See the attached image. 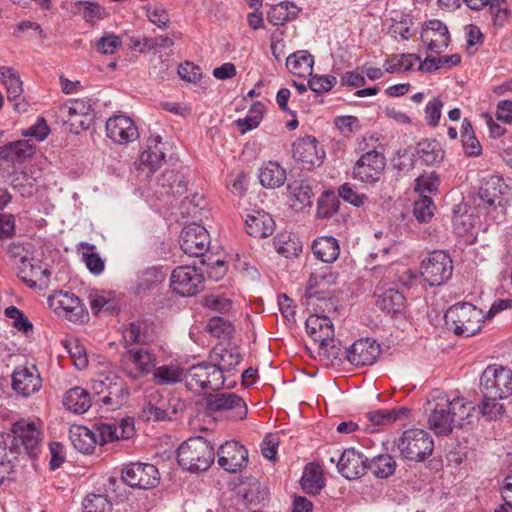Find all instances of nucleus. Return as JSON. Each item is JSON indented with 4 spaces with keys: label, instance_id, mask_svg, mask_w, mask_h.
<instances>
[{
    "label": "nucleus",
    "instance_id": "obj_23",
    "mask_svg": "<svg viewBox=\"0 0 512 512\" xmlns=\"http://www.w3.org/2000/svg\"><path fill=\"white\" fill-rule=\"evenodd\" d=\"M422 41L427 48L435 53H441L450 42L447 26L438 19L429 20L421 33Z\"/></svg>",
    "mask_w": 512,
    "mask_h": 512
},
{
    "label": "nucleus",
    "instance_id": "obj_49",
    "mask_svg": "<svg viewBox=\"0 0 512 512\" xmlns=\"http://www.w3.org/2000/svg\"><path fill=\"white\" fill-rule=\"evenodd\" d=\"M264 106L261 102H256L247 112L243 119H237L236 125L242 134L257 128L263 118Z\"/></svg>",
    "mask_w": 512,
    "mask_h": 512
},
{
    "label": "nucleus",
    "instance_id": "obj_57",
    "mask_svg": "<svg viewBox=\"0 0 512 512\" xmlns=\"http://www.w3.org/2000/svg\"><path fill=\"white\" fill-rule=\"evenodd\" d=\"M112 505L105 495L90 494L83 501V512H111Z\"/></svg>",
    "mask_w": 512,
    "mask_h": 512
},
{
    "label": "nucleus",
    "instance_id": "obj_12",
    "mask_svg": "<svg viewBox=\"0 0 512 512\" xmlns=\"http://www.w3.org/2000/svg\"><path fill=\"white\" fill-rule=\"evenodd\" d=\"M42 387V378L37 367L33 364L18 366L12 374L13 390L23 396L29 397Z\"/></svg>",
    "mask_w": 512,
    "mask_h": 512
},
{
    "label": "nucleus",
    "instance_id": "obj_64",
    "mask_svg": "<svg viewBox=\"0 0 512 512\" xmlns=\"http://www.w3.org/2000/svg\"><path fill=\"white\" fill-rule=\"evenodd\" d=\"M336 82V77L332 75H313L308 81V87L313 92L320 94L330 91Z\"/></svg>",
    "mask_w": 512,
    "mask_h": 512
},
{
    "label": "nucleus",
    "instance_id": "obj_25",
    "mask_svg": "<svg viewBox=\"0 0 512 512\" xmlns=\"http://www.w3.org/2000/svg\"><path fill=\"white\" fill-rule=\"evenodd\" d=\"M503 182L500 177L488 175L481 179L478 191V207L488 208L501 204Z\"/></svg>",
    "mask_w": 512,
    "mask_h": 512
},
{
    "label": "nucleus",
    "instance_id": "obj_62",
    "mask_svg": "<svg viewBox=\"0 0 512 512\" xmlns=\"http://www.w3.org/2000/svg\"><path fill=\"white\" fill-rule=\"evenodd\" d=\"M494 26L503 27L509 17L510 11L506 0H493L488 6Z\"/></svg>",
    "mask_w": 512,
    "mask_h": 512
},
{
    "label": "nucleus",
    "instance_id": "obj_32",
    "mask_svg": "<svg viewBox=\"0 0 512 512\" xmlns=\"http://www.w3.org/2000/svg\"><path fill=\"white\" fill-rule=\"evenodd\" d=\"M55 299L58 303V308L62 309L64 315L73 322L82 321L85 317V307L80 299L69 292L60 291Z\"/></svg>",
    "mask_w": 512,
    "mask_h": 512
},
{
    "label": "nucleus",
    "instance_id": "obj_34",
    "mask_svg": "<svg viewBox=\"0 0 512 512\" xmlns=\"http://www.w3.org/2000/svg\"><path fill=\"white\" fill-rule=\"evenodd\" d=\"M112 381L107 393L99 398L98 401L114 410L121 407L127 401L129 390L119 376L115 375V377H112Z\"/></svg>",
    "mask_w": 512,
    "mask_h": 512
},
{
    "label": "nucleus",
    "instance_id": "obj_13",
    "mask_svg": "<svg viewBox=\"0 0 512 512\" xmlns=\"http://www.w3.org/2000/svg\"><path fill=\"white\" fill-rule=\"evenodd\" d=\"M217 455L219 466L228 472H240L248 463V451L236 441H227L222 444Z\"/></svg>",
    "mask_w": 512,
    "mask_h": 512
},
{
    "label": "nucleus",
    "instance_id": "obj_59",
    "mask_svg": "<svg viewBox=\"0 0 512 512\" xmlns=\"http://www.w3.org/2000/svg\"><path fill=\"white\" fill-rule=\"evenodd\" d=\"M434 203L432 199L426 195L414 203L413 214L419 222H428L431 220L434 214Z\"/></svg>",
    "mask_w": 512,
    "mask_h": 512
},
{
    "label": "nucleus",
    "instance_id": "obj_39",
    "mask_svg": "<svg viewBox=\"0 0 512 512\" xmlns=\"http://www.w3.org/2000/svg\"><path fill=\"white\" fill-rule=\"evenodd\" d=\"M409 412L410 410L405 407L394 408L390 410L380 409L367 413L366 417L371 423V431H374L378 427L391 425L396 420L407 417Z\"/></svg>",
    "mask_w": 512,
    "mask_h": 512
},
{
    "label": "nucleus",
    "instance_id": "obj_40",
    "mask_svg": "<svg viewBox=\"0 0 512 512\" xmlns=\"http://www.w3.org/2000/svg\"><path fill=\"white\" fill-rule=\"evenodd\" d=\"M18 454L12 451L10 444V436L8 434H0V484L14 472V461Z\"/></svg>",
    "mask_w": 512,
    "mask_h": 512
},
{
    "label": "nucleus",
    "instance_id": "obj_21",
    "mask_svg": "<svg viewBox=\"0 0 512 512\" xmlns=\"http://www.w3.org/2000/svg\"><path fill=\"white\" fill-rule=\"evenodd\" d=\"M107 136L118 144H126L136 140L138 129L131 118L124 115L110 117L106 122Z\"/></svg>",
    "mask_w": 512,
    "mask_h": 512
},
{
    "label": "nucleus",
    "instance_id": "obj_33",
    "mask_svg": "<svg viewBox=\"0 0 512 512\" xmlns=\"http://www.w3.org/2000/svg\"><path fill=\"white\" fill-rule=\"evenodd\" d=\"M63 405L73 413L84 414L91 407V396L86 389L73 387L65 393Z\"/></svg>",
    "mask_w": 512,
    "mask_h": 512
},
{
    "label": "nucleus",
    "instance_id": "obj_28",
    "mask_svg": "<svg viewBox=\"0 0 512 512\" xmlns=\"http://www.w3.org/2000/svg\"><path fill=\"white\" fill-rule=\"evenodd\" d=\"M188 370H185L179 364H167L159 367L155 366L152 373V380L159 386H170L181 381H185L187 386Z\"/></svg>",
    "mask_w": 512,
    "mask_h": 512
},
{
    "label": "nucleus",
    "instance_id": "obj_35",
    "mask_svg": "<svg viewBox=\"0 0 512 512\" xmlns=\"http://www.w3.org/2000/svg\"><path fill=\"white\" fill-rule=\"evenodd\" d=\"M312 250L316 258L325 263H333L339 257L340 247L336 238L323 236L315 239Z\"/></svg>",
    "mask_w": 512,
    "mask_h": 512
},
{
    "label": "nucleus",
    "instance_id": "obj_37",
    "mask_svg": "<svg viewBox=\"0 0 512 512\" xmlns=\"http://www.w3.org/2000/svg\"><path fill=\"white\" fill-rule=\"evenodd\" d=\"M314 59L305 50H299L290 54L286 59L288 71L298 77L312 75Z\"/></svg>",
    "mask_w": 512,
    "mask_h": 512
},
{
    "label": "nucleus",
    "instance_id": "obj_58",
    "mask_svg": "<svg viewBox=\"0 0 512 512\" xmlns=\"http://www.w3.org/2000/svg\"><path fill=\"white\" fill-rule=\"evenodd\" d=\"M4 314L12 320V326L18 331L25 334L33 330V324L24 315V313L15 306H9L5 309Z\"/></svg>",
    "mask_w": 512,
    "mask_h": 512
},
{
    "label": "nucleus",
    "instance_id": "obj_14",
    "mask_svg": "<svg viewBox=\"0 0 512 512\" xmlns=\"http://www.w3.org/2000/svg\"><path fill=\"white\" fill-rule=\"evenodd\" d=\"M0 81L6 87L7 99L12 104L13 109L19 113L26 112L29 103L23 96V83L19 73L11 67H1Z\"/></svg>",
    "mask_w": 512,
    "mask_h": 512
},
{
    "label": "nucleus",
    "instance_id": "obj_2",
    "mask_svg": "<svg viewBox=\"0 0 512 512\" xmlns=\"http://www.w3.org/2000/svg\"><path fill=\"white\" fill-rule=\"evenodd\" d=\"M484 318L483 311L470 303H457L449 307L444 315L447 329L465 337L478 333Z\"/></svg>",
    "mask_w": 512,
    "mask_h": 512
},
{
    "label": "nucleus",
    "instance_id": "obj_8",
    "mask_svg": "<svg viewBox=\"0 0 512 512\" xmlns=\"http://www.w3.org/2000/svg\"><path fill=\"white\" fill-rule=\"evenodd\" d=\"M204 277L195 267L179 266L171 274L172 291L183 297H190L202 289Z\"/></svg>",
    "mask_w": 512,
    "mask_h": 512
},
{
    "label": "nucleus",
    "instance_id": "obj_47",
    "mask_svg": "<svg viewBox=\"0 0 512 512\" xmlns=\"http://www.w3.org/2000/svg\"><path fill=\"white\" fill-rule=\"evenodd\" d=\"M461 141L466 155L475 157L482 153V146L475 137L472 125L467 119L462 122Z\"/></svg>",
    "mask_w": 512,
    "mask_h": 512
},
{
    "label": "nucleus",
    "instance_id": "obj_38",
    "mask_svg": "<svg viewBox=\"0 0 512 512\" xmlns=\"http://www.w3.org/2000/svg\"><path fill=\"white\" fill-rule=\"evenodd\" d=\"M96 437L92 430L87 427L75 425L69 430V439L73 447L81 453L88 454L93 451Z\"/></svg>",
    "mask_w": 512,
    "mask_h": 512
},
{
    "label": "nucleus",
    "instance_id": "obj_4",
    "mask_svg": "<svg viewBox=\"0 0 512 512\" xmlns=\"http://www.w3.org/2000/svg\"><path fill=\"white\" fill-rule=\"evenodd\" d=\"M397 448L403 459L414 462H422L428 458L434 449L431 435L418 428L405 430L396 442Z\"/></svg>",
    "mask_w": 512,
    "mask_h": 512
},
{
    "label": "nucleus",
    "instance_id": "obj_6",
    "mask_svg": "<svg viewBox=\"0 0 512 512\" xmlns=\"http://www.w3.org/2000/svg\"><path fill=\"white\" fill-rule=\"evenodd\" d=\"M8 436H10L12 451H16L18 455L22 452L29 456H34L38 453L41 433L34 422L24 419L15 422Z\"/></svg>",
    "mask_w": 512,
    "mask_h": 512
},
{
    "label": "nucleus",
    "instance_id": "obj_5",
    "mask_svg": "<svg viewBox=\"0 0 512 512\" xmlns=\"http://www.w3.org/2000/svg\"><path fill=\"white\" fill-rule=\"evenodd\" d=\"M453 263L449 254L442 250L431 252L420 265V275L430 286H440L451 278Z\"/></svg>",
    "mask_w": 512,
    "mask_h": 512
},
{
    "label": "nucleus",
    "instance_id": "obj_50",
    "mask_svg": "<svg viewBox=\"0 0 512 512\" xmlns=\"http://www.w3.org/2000/svg\"><path fill=\"white\" fill-rule=\"evenodd\" d=\"M461 61V57L458 54L440 56V57H426L423 63L418 65V70L433 72L440 68L447 67L451 68L458 65Z\"/></svg>",
    "mask_w": 512,
    "mask_h": 512
},
{
    "label": "nucleus",
    "instance_id": "obj_43",
    "mask_svg": "<svg viewBox=\"0 0 512 512\" xmlns=\"http://www.w3.org/2000/svg\"><path fill=\"white\" fill-rule=\"evenodd\" d=\"M450 410L456 427H463L465 424L471 423L475 405L473 402L463 397L450 399Z\"/></svg>",
    "mask_w": 512,
    "mask_h": 512
},
{
    "label": "nucleus",
    "instance_id": "obj_20",
    "mask_svg": "<svg viewBox=\"0 0 512 512\" xmlns=\"http://www.w3.org/2000/svg\"><path fill=\"white\" fill-rule=\"evenodd\" d=\"M337 468L346 479H357L368 470V458L355 448H348L339 457Z\"/></svg>",
    "mask_w": 512,
    "mask_h": 512
},
{
    "label": "nucleus",
    "instance_id": "obj_18",
    "mask_svg": "<svg viewBox=\"0 0 512 512\" xmlns=\"http://www.w3.org/2000/svg\"><path fill=\"white\" fill-rule=\"evenodd\" d=\"M449 404L450 399L446 395L439 396L429 416V427L436 435L447 436L456 427Z\"/></svg>",
    "mask_w": 512,
    "mask_h": 512
},
{
    "label": "nucleus",
    "instance_id": "obj_1",
    "mask_svg": "<svg viewBox=\"0 0 512 512\" xmlns=\"http://www.w3.org/2000/svg\"><path fill=\"white\" fill-rule=\"evenodd\" d=\"M235 385L236 381L230 379V374H222L209 359L188 369L187 388L192 392L218 391L223 387L231 389Z\"/></svg>",
    "mask_w": 512,
    "mask_h": 512
},
{
    "label": "nucleus",
    "instance_id": "obj_15",
    "mask_svg": "<svg viewBox=\"0 0 512 512\" xmlns=\"http://www.w3.org/2000/svg\"><path fill=\"white\" fill-rule=\"evenodd\" d=\"M324 157L325 151L313 137L307 136L298 139L293 144V158L297 162H301L305 169L320 166Z\"/></svg>",
    "mask_w": 512,
    "mask_h": 512
},
{
    "label": "nucleus",
    "instance_id": "obj_55",
    "mask_svg": "<svg viewBox=\"0 0 512 512\" xmlns=\"http://www.w3.org/2000/svg\"><path fill=\"white\" fill-rule=\"evenodd\" d=\"M339 196L355 207H363L368 202V196L364 193H358L351 183H344L338 189Z\"/></svg>",
    "mask_w": 512,
    "mask_h": 512
},
{
    "label": "nucleus",
    "instance_id": "obj_7",
    "mask_svg": "<svg viewBox=\"0 0 512 512\" xmlns=\"http://www.w3.org/2000/svg\"><path fill=\"white\" fill-rule=\"evenodd\" d=\"M156 355L146 348H131L121 356V368L131 380H138L153 373L156 366Z\"/></svg>",
    "mask_w": 512,
    "mask_h": 512
},
{
    "label": "nucleus",
    "instance_id": "obj_61",
    "mask_svg": "<svg viewBox=\"0 0 512 512\" xmlns=\"http://www.w3.org/2000/svg\"><path fill=\"white\" fill-rule=\"evenodd\" d=\"M203 305L213 312L225 314L230 311L232 301L222 295L210 294L204 297Z\"/></svg>",
    "mask_w": 512,
    "mask_h": 512
},
{
    "label": "nucleus",
    "instance_id": "obj_46",
    "mask_svg": "<svg viewBox=\"0 0 512 512\" xmlns=\"http://www.w3.org/2000/svg\"><path fill=\"white\" fill-rule=\"evenodd\" d=\"M396 461L389 454L377 455L368 461V469L372 471V473L377 478H388L393 475L396 470Z\"/></svg>",
    "mask_w": 512,
    "mask_h": 512
},
{
    "label": "nucleus",
    "instance_id": "obj_51",
    "mask_svg": "<svg viewBox=\"0 0 512 512\" xmlns=\"http://www.w3.org/2000/svg\"><path fill=\"white\" fill-rule=\"evenodd\" d=\"M288 191L293 199L303 206L312 204V188L307 180H295L288 184Z\"/></svg>",
    "mask_w": 512,
    "mask_h": 512
},
{
    "label": "nucleus",
    "instance_id": "obj_41",
    "mask_svg": "<svg viewBox=\"0 0 512 512\" xmlns=\"http://www.w3.org/2000/svg\"><path fill=\"white\" fill-rule=\"evenodd\" d=\"M259 180L262 186L275 189L286 180V171L277 162L269 161L260 168Z\"/></svg>",
    "mask_w": 512,
    "mask_h": 512
},
{
    "label": "nucleus",
    "instance_id": "obj_26",
    "mask_svg": "<svg viewBox=\"0 0 512 512\" xmlns=\"http://www.w3.org/2000/svg\"><path fill=\"white\" fill-rule=\"evenodd\" d=\"M337 275L329 267H321L313 271L306 284L305 295L307 298L323 299L324 291L336 283Z\"/></svg>",
    "mask_w": 512,
    "mask_h": 512
},
{
    "label": "nucleus",
    "instance_id": "obj_22",
    "mask_svg": "<svg viewBox=\"0 0 512 512\" xmlns=\"http://www.w3.org/2000/svg\"><path fill=\"white\" fill-rule=\"evenodd\" d=\"M347 360L356 366L372 365L380 354V347L375 341L359 339L345 352Z\"/></svg>",
    "mask_w": 512,
    "mask_h": 512
},
{
    "label": "nucleus",
    "instance_id": "obj_53",
    "mask_svg": "<svg viewBox=\"0 0 512 512\" xmlns=\"http://www.w3.org/2000/svg\"><path fill=\"white\" fill-rule=\"evenodd\" d=\"M123 339L126 345H144L148 343L149 336L142 329L140 323H129L123 330Z\"/></svg>",
    "mask_w": 512,
    "mask_h": 512
},
{
    "label": "nucleus",
    "instance_id": "obj_45",
    "mask_svg": "<svg viewBox=\"0 0 512 512\" xmlns=\"http://www.w3.org/2000/svg\"><path fill=\"white\" fill-rule=\"evenodd\" d=\"M376 305L388 313L401 312L405 306V297L395 289H388L378 296Z\"/></svg>",
    "mask_w": 512,
    "mask_h": 512
},
{
    "label": "nucleus",
    "instance_id": "obj_52",
    "mask_svg": "<svg viewBox=\"0 0 512 512\" xmlns=\"http://www.w3.org/2000/svg\"><path fill=\"white\" fill-rule=\"evenodd\" d=\"M412 19L409 16L406 15H397L396 17L392 18V24L389 28V31L391 35L398 39L402 40H408L412 34H411V26H412Z\"/></svg>",
    "mask_w": 512,
    "mask_h": 512
},
{
    "label": "nucleus",
    "instance_id": "obj_27",
    "mask_svg": "<svg viewBox=\"0 0 512 512\" xmlns=\"http://www.w3.org/2000/svg\"><path fill=\"white\" fill-rule=\"evenodd\" d=\"M247 233L254 238H266L273 234L275 222L270 214L254 211L245 220Z\"/></svg>",
    "mask_w": 512,
    "mask_h": 512
},
{
    "label": "nucleus",
    "instance_id": "obj_60",
    "mask_svg": "<svg viewBox=\"0 0 512 512\" xmlns=\"http://www.w3.org/2000/svg\"><path fill=\"white\" fill-rule=\"evenodd\" d=\"M75 12L81 14L86 22L94 23L103 18L104 9L96 3L77 2L75 3Z\"/></svg>",
    "mask_w": 512,
    "mask_h": 512
},
{
    "label": "nucleus",
    "instance_id": "obj_19",
    "mask_svg": "<svg viewBox=\"0 0 512 512\" xmlns=\"http://www.w3.org/2000/svg\"><path fill=\"white\" fill-rule=\"evenodd\" d=\"M60 112L71 125H79L83 129L89 128L94 117L91 100L88 98L70 99L61 106Z\"/></svg>",
    "mask_w": 512,
    "mask_h": 512
},
{
    "label": "nucleus",
    "instance_id": "obj_24",
    "mask_svg": "<svg viewBox=\"0 0 512 512\" xmlns=\"http://www.w3.org/2000/svg\"><path fill=\"white\" fill-rule=\"evenodd\" d=\"M169 143L163 142L159 135H151L140 155V162L151 172L156 171L165 162Z\"/></svg>",
    "mask_w": 512,
    "mask_h": 512
},
{
    "label": "nucleus",
    "instance_id": "obj_29",
    "mask_svg": "<svg viewBox=\"0 0 512 512\" xmlns=\"http://www.w3.org/2000/svg\"><path fill=\"white\" fill-rule=\"evenodd\" d=\"M50 272L48 269L43 268L39 262H31L28 260L23 261L18 266V276L29 287H41L46 285L49 279Z\"/></svg>",
    "mask_w": 512,
    "mask_h": 512
},
{
    "label": "nucleus",
    "instance_id": "obj_36",
    "mask_svg": "<svg viewBox=\"0 0 512 512\" xmlns=\"http://www.w3.org/2000/svg\"><path fill=\"white\" fill-rule=\"evenodd\" d=\"M416 154L428 166L440 164L444 159V150L441 144L434 139H424L418 142Z\"/></svg>",
    "mask_w": 512,
    "mask_h": 512
},
{
    "label": "nucleus",
    "instance_id": "obj_42",
    "mask_svg": "<svg viewBox=\"0 0 512 512\" xmlns=\"http://www.w3.org/2000/svg\"><path fill=\"white\" fill-rule=\"evenodd\" d=\"M301 487L309 494L316 495L324 487V477L322 469L315 463H309L305 466L301 478Z\"/></svg>",
    "mask_w": 512,
    "mask_h": 512
},
{
    "label": "nucleus",
    "instance_id": "obj_17",
    "mask_svg": "<svg viewBox=\"0 0 512 512\" xmlns=\"http://www.w3.org/2000/svg\"><path fill=\"white\" fill-rule=\"evenodd\" d=\"M207 409L211 412L233 411L234 417L244 419L247 416L245 401L234 392L210 394L206 398Z\"/></svg>",
    "mask_w": 512,
    "mask_h": 512
},
{
    "label": "nucleus",
    "instance_id": "obj_48",
    "mask_svg": "<svg viewBox=\"0 0 512 512\" xmlns=\"http://www.w3.org/2000/svg\"><path fill=\"white\" fill-rule=\"evenodd\" d=\"M298 13V8L291 2H282L274 6L268 13V19L273 25H283L285 22L294 18Z\"/></svg>",
    "mask_w": 512,
    "mask_h": 512
},
{
    "label": "nucleus",
    "instance_id": "obj_63",
    "mask_svg": "<svg viewBox=\"0 0 512 512\" xmlns=\"http://www.w3.org/2000/svg\"><path fill=\"white\" fill-rule=\"evenodd\" d=\"M439 186V177L435 172L429 174H422L415 180V191L425 195V193H432L437 190Z\"/></svg>",
    "mask_w": 512,
    "mask_h": 512
},
{
    "label": "nucleus",
    "instance_id": "obj_10",
    "mask_svg": "<svg viewBox=\"0 0 512 512\" xmlns=\"http://www.w3.org/2000/svg\"><path fill=\"white\" fill-rule=\"evenodd\" d=\"M122 480L133 488L150 489L159 483L158 469L148 463H130L122 469Z\"/></svg>",
    "mask_w": 512,
    "mask_h": 512
},
{
    "label": "nucleus",
    "instance_id": "obj_56",
    "mask_svg": "<svg viewBox=\"0 0 512 512\" xmlns=\"http://www.w3.org/2000/svg\"><path fill=\"white\" fill-rule=\"evenodd\" d=\"M119 428L117 423H98L95 425V430L93 431L96 437V443L99 445H104L108 442H113L118 440L117 432Z\"/></svg>",
    "mask_w": 512,
    "mask_h": 512
},
{
    "label": "nucleus",
    "instance_id": "obj_11",
    "mask_svg": "<svg viewBox=\"0 0 512 512\" xmlns=\"http://www.w3.org/2000/svg\"><path fill=\"white\" fill-rule=\"evenodd\" d=\"M179 242L185 254L199 257L208 250L210 237L203 226L192 223L183 228Z\"/></svg>",
    "mask_w": 512,
    "mask_h": 512
},
{
    "label": "nucleus",
    "instance_id": "obj_16",
    "mask_svg": "<svg viewBox=\"0 0 512 512\" xmlns=\"http://www.w3.org/2000/svg\"><path fill=\"white\" fill-rule=\"evenodd\" d=\"M208 359L222 374H230V379H232L243 357L237 346L217 344L210 351Z\"/></svg>",
    "mask_w": 512,
    "mask_h": 512
},
{
    "label": "nucleus",
    "instance_id": "obj_31",
    "mask_svg": "<svg viewBox=\"0 0 512 512\" xmlns=\"http://www.w3.org/2000/svg\"><path fill=\"white\" fill-rule=\"evenodd\" d=\"M35 147L28 140H18L0 147V157L8 162H23L31 158Z\"/></svg>",
    "mask_w": 512,
    "mask_h": 512
},
{
    "label": "nucleus",
    "instance_id": "obj_54",
    "mask_svg": "<svg viewBox=\"0 0 512 512\" xmlns=\"http://www.w3.org/2000/svg\"><path fill=\"white\" fill-rule=\"evenodd\" d=\"M483 395V401L480 406L481 414L489 420H496L504 413V406L499 402L500 397H490Z\"/></svg>",
    "mask_w": 512,
    "mask_h": 512
},
{
    "label": "nucleus",
    "instance_id": "obj_3",
    "mask_svg": "<svg viewBox=\"0 0 512 512\" xmlns=\"http://www.w3.org/2000/svg\"><path fill=\"white\" fill-rule=\"evenodd\" d=\"M214 458L213 447L201 436L189 438L177 450L179 465L190 472L206 471Z\"/></svg>",
    "mask_w": 512,
    "mask_h": 512
},
{
    "label": "nucleus",
    "instance_id": "obj_30",
    "mask_svg": "<svg viewBox=\"0 0 512 512\" xmlns=\"http://www.w3.org/2000/svg\"><path fill=\"white\" fill-rule=\"evenodd\" d=\"M305 327L308 335L318 343L331 340V336L334 335L333 323L324 315H310L305 322Z\"/></svg>",
    "mask_w": 512,
    "mask_h": 512
},
{
    "label": "nucleus",
    "instance_id": "obj_44",
    "mask_svg": "<svg viewBox=\"0 0 512 512\" xmlns=\"http://www.w3.org/2000/svg\"><path fill=\"white\" fill-rule=\"evenodd\" d=\"M158 183L167 195L181 196L187 191V181L183 175L172 170L163 172Z\"/></svg>",
    "mask_w": 512,
    "mask_h": 512
},
{
    "label": "nucleus",
    "instance_id": "obj_9",
    "mask_svg": "<svg viewBox=\"0 0 512 512\" xmlns=\"http://www.w3.org/2000/svg\"><path fill=\"white\" fill-rule=\"evenodd\" d=\"M385 166V156L376 150H370L355 163L353 177L363 183H375L381 178Z\"/></svg>",
    "mask_w": 512,
    "mask_h": 512
}]
</instances>
